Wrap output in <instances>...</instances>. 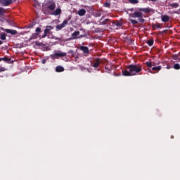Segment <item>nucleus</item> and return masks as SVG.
Returning <instances> with one entry per match:
<instances>
[{
	"label": "nucleus",
	"mask_w": 180,
	"mask_h": 180,
	"mask_svg": "<svg viewBox=\"0 0 180 180\" xmlns=\"http://www.w3.org/2000/svg\"><path fill=\"white\" fill-rule=\"evenodd\" d=\"M6 12V10H5V8L0 7V16H4Z\"/></svg>",
	"instance_id": "23"
},
{
	"label": "nucleus",
	"mask_w": 180,
	"mask_h": 180,
	"mask_svg": "<svg viewBox=\"0 0 180 180\" xmlns=\"http://www.w3.org/2000/svg\"><path fill=\"white\" fill-rule=\"evenodd\" d=\"M82 37H85V35H80L79 37H77V39H82Z\"/></svg>",
	"instance_id": "39"
},
{
	"label": "nucleus",
	"mask_w": 180,
	"mask_h": 180,
	"mask_svg": "<svg viewBox=\"0 0 180 180\" xmlns=\"http://www.w3.org/2000/svg\"><path fill=\"white\" fill-rule=\"evenodd\" d=\"M162 22H169V17L167 15H162L161 17Z\"/></svg>",
	"instance_id": "13"
},
{
	"label": "nucleus",
	"mask_w": 180,
	"mask_h": 180,
	"mask_svg": "<svg viewBox=\"0 0 180 180\" xmlns=\"http://www.w3.org/2000/svg\"><path fill=\"white\" fill-rule=\"evenodd\" d=\"M146 64L147 68H149L148 70V72H151V70L150 68H152L153 67H154V65H153V63L148 62V61L146 62Z\"/></svg>",
	"instance_id": "12"
},
{
	"label": "nucleus",
	"mask_w": 180,
	"mask_h": 180,
	"mask_svg": "<svg viewBox=\"0 0 180 180\" xmlns=\"http://www.w3.org/2000/svg\"><path fill=\"white\" fill-rule=\"evenodd\" d=\"M140 75H142L143 74L142 73H139Z\"/></svg>",
	"instance_id": "48"
},
{
	"label": "nucleus",
	"mask_w": 180,
	"mask_h": 180,
	"mask_svg": "<svg viewBox=\"0 0 180 180\" xmlns=\"http://www.w3.org/2000/svg\"><path fill=\"white\" fill-rule=\"evenodd\" d=\"M56 40H60V39H58V38H56Z\"/></svg>",
	"instance_id": "45"
},
{
	"label": "nucleus",
	"mask_w": 180,
	"mask_h": 180,
	"mask_svg": "<svg viewBox=\"0 0 180 180\" xmlns=\"http://www.w3.org/2000/svg\"><path fill=\"white\" fill-rule=\"evenodd\" d=\"M139 11H141V12H144V13H149V12H151L150 8H139Z\"/></svg>",
	"instance_id": "22"
},
{
	"label": "nucleus",
	"mask_w": 180,
	"mask_h": 180,
	"mask_svg": "<svg viewBox=\"0 0 180 180\" xmlns=\"http://www.w3.org/2000/svg\"><path fill=\"white\" fill-rule=\"evenodd\" d=\"M56 72H63L64 71V68L63 66H57L56 68Z\"/></svg>",
	"instance_id": "19"
},
{
	"label": "nucleus",
	"mask_w": 180,
	"mask_h": 180,
	"mask_svg": "<svg viewBox=\"0 0 180 180\" xmlns=\"http://www.w3.org/2000/svg\"><path fill=\"white\" fill-rule=\"evenodd\" d=\"M36 45L37 46H40V44H37V42H36Z\"/></svg>",
	"instance_id": "43"
},
{
	"label": "nucleus",
	"mask_w": 180,
	"mask_h": 180,
	"mask_svg": "<svg viewBox=\"0 0 180 180\" xmlns=\"http://www.w3.org/2000/svg\"><path fill=\"white\" fill-rule=\"evenodd\" d=\"M3 43H4V42H2V41L0 40V46H1V44H3Z\"/></svg>",
	"instance_id": "42"
},
{
	"label": "nucleus",
	"mask_w": 180,
	"mask_h": 180,
	"mask_svg": "<svg viewBox=\"0 0 180 180\" xmlns=\"http://www.w3.org/2000/svg\"><path fill=\"white\" fill-rule=\"evenodd\" d=\"M101 59L96 58L91 63V67H94V68H98L99 65H101Z\"/></svg>",
	"instance_id": "3"
},
{
	"label": "nucleus",
	"mask_w": 180,
	"mask_h": 180,
	"mask_svg": "<svg viewBox=\"0 0 180 180\" xmlns=\"http://www.w3.org/2000/svg\"><path fill=\"white\" fill-rule=\"evenodd\" d=\"M96 16L97 18H99V17L102 16V13H101V12L96 13Z\"/></svg>",
	"instance_id": "35"
},
{
	"label": "nucleus",
	"mask_w": 180,
	"mask_h": 180,
	"mask_svg": "<svg viewBox=\"0 0 180 180\" xmlns=\"http://www.w3.org/2000/svg\"><path fill=\"white\" fill-rule=\"evenodd\" d=\"M1 2H2V0H0V4H1Z\"/></svg>",
	"instance_id": "47"
},
{
	"label": "nucleus",
	"mask_w": 180,
	"mask_h": 180,
	"mask_svg": "<svg viewBox=\"0 0 180 180\" xmlns=\"http://www.w3.org/2000/svg\"><path fill=\"white\" fill-rule=\"evenodd\" d=\"M42 63L43 64H44L46 63V60H43Z\"/></svg>",
	"instance_id": "44"
},
{
	"label": "nucleus",
	"mask_w": 180,
	"mask_h": 180,
	"mask_svg": "<svg viewBox=\"0 0 180 180\" xmlns=\"http://www.w3.org/2000/svg\"><path fill=\"white\" fill-rule=\"evenodd\" d=\"M2 61V58H0V62Z\"/></svg>",
	"instance_id": "46"
},
{
	"label": "nucleus",
	"mask_w": 180,
	"mask_h": 180,
	"mask_svg": "<svg viewBox=\"0 0 180 180\" xmlns=\"http://www.w3.org/2000/svg\"><path fill=\"white\" fill-rule=\"evenodd\" d=\"M147 44H148V46H150V47H151V46H153V44H154V40L153 39H150L147 41Z\"/></svg>",
	"instance_id": "28"
},
{
	"label": "nucleus",
	"mask_w": 180,
	"mask_h": 180,
	"mask_svg": "<svg viewBox=\"0 0 180 180\" xmlns=\"http://www.w3.org/2000/svg\"><path fill=\"white\" fill-rule=\"evenodd\" d=\"M48 34H46V32L44 33V34L41 37V39H45V37H47Z\"/></svg>",
	"instance_id": "36"
},
{
	"label": "nucleus",
	"mask_w": 180,
	"mask_h": 180,
	"mask_svg": "<svg viewBox=\"0 0 180 180\" xmlns=\"http://www.w3.org/2000/svg\"><path fill=\"white\" fill-rule=\"evenodd\" d=\"M133 43H134V41L133 39H130V44H131Z\"/></svg>",
	"instance_id": "40"
},
{
	"label": "nucleus",
	"mask_w": 180,
	"mask_h": 180,
	"mask_svg": "<svg viewBox=\"0 0 180 180\" xmlns=\"http://www.w3.org/2000/svg\"><path fill=\"white\" fill-rule=\"evenodd\" d=\"M13 2H16V0H11V4H13Z\"/></svg>",
	"instance_id": "41"
},
{
	"label": "nucleus",
	"mask_w": 180,
	"mask_h": 180,
	"mask_svg": "<svg viewBox=\"0 0 180 180\" xmlns=\"http://www.w3.org/2000/svg\"><path fill=\"white\" fill-rule=\"evenodd\" d=\"M128 1L132 5H136V4H139V0H128Z\"/></svg>",
	"instance_id": "25"
},
{
	"label": "nucleus",
	"mask_w": 180,
	"mask_h": 180,
	"mask_svg": "<svg viewBox=\"0 0 180 180\" xmlns=\"http://www.w3.org/2000/svg\"><path fill=\"white\" fill-rule=\"evenodd\" d=\"M179 56H178V55H176V54H173L172 56V58L173 59V60H179V58H178Z\"/></svg>",
	"instance_id": "31"
},
{
	"label": "nucleus",
	"mask_w": 180,
	"mask_h": 180,
	"mask_svg": "<svg viewBox=\"0 0 180 180\" xmlns=\"http://www.w3.org/2000/svg\"><path fill=\"white\" fill-rule=\"evenodd\" d=\"M77 36H79V31H75L72 34L71 40H75V39H78Z\"/></svg>",
	"instance_id": "10"
},
{
	"label": "nucleus",
	"mask_w": 180,
	"mask_h": 180,
	"mask_svg": "<svg viewBox=\"0 0 180 180\" xmlns=\"http://www.w3.org/2000/svg\"><path fill=\"white\" fill-rule=\"evenodd\" d=\"M143 71V66L140 64L128 65L126 66V69L122 71V74L124 77H133L137 75L139 73Z\"/></svg>",
	"instance_id": "1"
},
{
	"label": "nucleus",
	"mask_w": 180,
	"mask_h": 180,
	"mask_svg": "<svg viewBox=\"0 0 180 180\" xmlns=\"http://www.w3.org/2000/svg\"><path fill=\"white\" fill-rule=\"evenodd\" d=\"M4 71H5V68L1 67V68H0V72H4Z\"/></svg>",
	"instance_id": "38"
},
{
	"label": "nucleus",
	"mask_w": 180,
	"mask_h": 180,
	"mask_svg": "<svg viewBox=\"0 0 180 180\" xmlns=\"http://www.w3.org/2000/svg\"><path fill=\"white\" fill-rule=\"evenodd\" d=\"M0 39H1L2 40H6V34H5L4 32L0 34Z\"/></svg>",
	"instance_id": "24"
},
{
	"label": "nucleus",
	"mask_w": 180,
	"mask_h": 180,
	"mask_svg": "<svg viewBox=\"0 0 180 180\" xmlns=\"http://www.w3.org/2000/svg\"><path fill=\"white\" fill-rule=\"evenodd\" d=\"M102 19H103V16L100 19L99 25H107L108 22H109V19H105V20L102 21Z\"/></svg>",
	"instance_id": "15"
},
{
	"label": "nucleus",
	"mask_w": 180,
	"mask_h": 180,
	"mask_svg": "<svg viewBox=\"0 0 180 180\" xmlns=\"http://www.w3.org/2000/svg\"><path fill=\"white\" fill-rule=\"evenodd\" d=\"M143 13L141 12H138V11H136L134 12V13H130L129 14V18H143Z\"/></svg>",
	"instance_id": "4"
},
{
	"label": "nucleus",
	"mask_w": 180,
	"mask_h": 180,
	"mask_svg": "<svg viewBox=\"0 0 180 180\" xmlns=\"http://www.w3.org/2000/svg\"><path fill=\"white\" fill-rule=\"evenodd\" d=\"M79 50H82L84 54H89V48L88 46H81Z\"/></svg>",
	"instance_id": "9"
},
{
	"label": "nucleus",
	"mask_w": 180,
	"mask_h": 180,
	"mask_svg": "<svg viewBox=\"0 0 180 180\" xmlns=\"http://www.w3.org/2000/svg\"><path fill=\"white\" fill-rule=\"evenodd\" d=\"M105 8H110V4L106 2L104 4Z\"/></svg>",
	"instance_id": "33"
},
{
	"label": "nucleus",
	"mask_w": 180,
	"mask_h": 180,
	"mask_svg": "<svg viewBox=\"0 0 180 180\" xmlns=\"http://www.w3.org/2000/svg\"><path fill=\"white\" fill-rule=\"evenodd\" d=\"M1 6H9V5H12V0H1Z\"/></svg>",
	"instance_id": "7"
},
{
	"label": "nucleus",
	"mask_w": 180,
	"mask_h": 180,
	"mask_svg": "<svg viewBox=\"0 0 180 180\" xmlns=\"http://www.w3.org/2000/svg\"><path fill=\"white\" fill-rule=\"evenodd\" d=\"M35 32H36V34H37L39 35L40 33H41V28H40V27H37L36 30H35Z\"/></svg>",
	"instance_id": "27"
},
{
	"label": "nucleus",
	"mask_w": 180,
	"mask_h": 180,
	"mask_svg": "<svg viewBox=\"0 0 180 180\" xmlns=\"http://www.w3.org/2000/svg\"><path fill=\"white\" fill-rule=\"evenodd\" d=\"M139 22H140V23H144L146 20L143 18H139Z\"/></svg>",
	"instance_id": "34"
},
{
	"label": "nucleus",
	"mask_w": 180,
	"mask_h": 180,
	"mask_svg": "<svg viewBox=\"0 0 180 180\" xmlns=\"http://www.w3.org/2000/svg\"><path fill=\"white\" fill-rule=\"evenodd\" d=\"M172 6L173 8H178V7L179 6V4H178L177 3H173V4H172Z\"/></svg>",
	"instance_id": "32"
},
{
	"label": "nucleus",
	"mask_w": 180,
	"mask_h": 180,
	"mask_svg": "<svg viewBox=\"0 0 180 180\" xmlns=\"http://www.w3.org/2000/svg\"><path fill=\"white\" fill-rule=\"evenodd\" d=\"M129 22H131L132 25H139V21L136 20L129 19Z\"/></svg>",
	"instance_id": "26"
},
{
	"label": "nucleus",
	"mask_w": 180,
	"mask_h": 180,
	"mask_svg": "<svg viewBox=\"0 0 180 180\" xmlns=\"http://www.w3.org/2000/svg\"><path fill=\"white\" fill-rule=\"evenodd\" d=\"M61 8H57L55 11L52 12L51 15H53V16H58V15H61Z\"/></svg>",
	"instance_id": "11"
},
{
	"label": "nucleus",
	"mask_w": 180,
	"mask_h": 180,
	"mask_svg": "<svg viewBox=\"0 0 180 180\" xmlns=\"http://www.w3.org/2000/svg\"><path fill=\"white\" fill-rule=\"evenodd\" d=\"M47 8L50 11H54L56 9V4L53 3L47 6Z\"/></svg>",
	"instance_id": "17"
},
{
	"label": "nucleus",
	"mask_w": 180,
	"mask_h": 180,
	"mask_svg": "<svg viewBox=\"0 0 180 180\" xmlns=\"http://www.w3.org/2000/svg\"><path fill=\"white\" fill-rule=\"evenodd\" d=\"M162 67L161 66H153L152 68V71H161Z\"/></svg>",
	"instance_id": "20"
},
{
	"label": "nucleus",
	"mask_w": 180,
	"mask_h": 180,
	"mask_svg": "<svg viewBox=\"0 0 180 180\" xmlns=\"http://www.w3.org/2000/svg\"><path fill=\"white\" fill-rule=\"evenodd\" d=\"M1 30L6 32V33H9L10 34H12L13 36H15V34H18V31H16L15 30L4 29V27H1Z\"/></svg>",
	"instance_id": "5"
},
{
	"label": "nucleus",
	"mask_w": 180,
	"mask_h": 180,
	"mask_svg": "<svg viewBox=\"0 0 180 180\" xmlns=\"http://www.w3.org/2000/svg\"><path fill=\"white\" fill-rule=\"evenodd\" d=\"M123 24L122 23V22L117 20L115 22V26H117L118 27H120V26H122Z\"/></svg>",
	"instance_id": "29"
},
{
	"label": "nucleus",
	"mask_w": 180,
	"mask_h": 180,
	"mask_svg": "<svg viewBox=\"0 0 180 180\" xmlns=\"http://www.w3.org/2000/svg\"><path fill=\"white\" fill-rule=\"evenodd\" d=\"M37 37H39V34L37 33H34L32 34V36L29 38V41H30L31 40H34L36 39H37Z\"/></svg>",
	"instance_id": "16"
},
{
	"label": "nucleus",
	"mask_w": 180,
	"mask_h": 180,
	"mask_svg": "<svg viewBox=\"0 0 180 180\" xmlns=\"http://www.w3.org/2000/svg\"><path fill=\"white\" fill-rule=\"evenodd\" d=\"M67 25H68V20H65L63 23H61L60 25H58L56 26V29L58 30H61V29H63V27H65V26H67Z\"/></svg>",
	"instance_id": "6"
},
{
	"label": "nucleus",
	"mask_w": 180,
	"mask_h": 180,
	"mask_svg": "<svg viewBox=\"0 0 180 180\" xmlns=\"http://www.w3.org/2000/svg\"><path fill=\"white\" fill-rule=\"evenodd\" d=\"M53 29H54V27H53L51 25H47L45 27L44 32L49 35V34H50V33H51V30H53Z\"/></svg>",
	"instance_id": "8"
},
{
	"label": "nucleus",
	"mask_w": 180,
	"mask_h": 180,
	"mask_svg": "<svg viewBox=\"0 0 180 180\" xmlns=\"http://www.w3.org/2000/svg\"><path fill=\"white\" fill-rule=\"evenodd\" d=\"M153 29L154 30H157V29H162V24L161 23H158L156 25H153Z\"/></svg>",
	"instance_id": "14"
},
{
	"label": "nucleus",
	"mask_w": 180,
	"mask_h": 180,
	"mask_svg": "<svg viewBox=\"0 0 180 180\" xmlns=\"http://www.w3.org/2000/svg\"><path fill=\"white\" fill-rule=\"evenodd\" d=\"M166 68L167 70H171L172 67L169 65V64H167Z\"/></svg>",
	"instance_id": "37"
},
{
	"label": "nucleus",
	"mask_w": 180,
	"mask_h": 180,
	"mask_svg": "<svg viewBox=\"0 0 180 180\" xmlns=\"http://www.w3.org/2000/svg\"><path fill=\"white\" fill-rule=\"evenodd\" d=\"M86 13V11L85 9H80L78 12L79 16H84Z\"/></svg>",
	"instance_id": "18"
},
{
	"label": "nucleus",
	"mask_w": 180,
	"mask_h": 180,
	"mask_svg": "<svg viewBox=\"0 0 180 180\" xmlns=\"http://www.w3.org/2000/svg\"><path fill=\"white\" fill-rule=\"evenodd\" d=\"M65 56H67L65 52L59 51L55 53L53 55H51V58H52V60H56V58H58V57H65Z\"/></svg>",
	"instance_id": "2"
},
{
	"label": "nucleus",
	"mask_w": 180,
	"mask_h": 180,
	"mask_svg": "<svg viewBox=\"0 0 180 180\" xmlns=\"http://www.w3.org/2000/svg\"><path fill=\"white\" fill-rule=\"evenodd\" d=\"M2 61H5L6 63H10L11 60V58H8L7 56H5L4 58H1Z\"/></svg>",
	"instance_id": "21"
},
{
	"label": "nucleus",
	"mask_w": 180,
	"mask_h": 180,
	"mask_svg": "<svg viewBox=\"0 0 180 180\" xmlns=\"http://www.w3.org/2000/svg\"><path fill=\"white\" fill-rule=\"evenodd\" d=\"M174 70H180V65L179 63H176L174 65Z\"/></svg>",
	"instance_id": "30"
}]
</instances>
